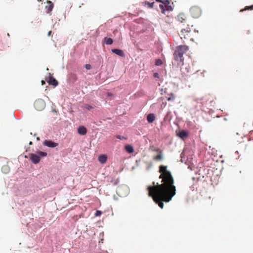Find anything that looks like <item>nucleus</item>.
<instances>
[{
  "label": "nucleus",
  "mask_w": 253,
  "mask_h": 253,
  "mask_svg": "<svg viewBox=\"0 0 253 253\" xmlns=\"http://www.w3.org/2000/svg\"><path fill=\"white\" fill-rule=\"evenodd\" d=\"M160 172L162 173L159 178H162L163 183L153 182V186L148 187L149 196L152 197L154 201L163 209V201L169 202L175 195L176 188L173 185L174 180L171 173L168 171L167 167L164 166L160 167Z\"/></svg>",
  "instance_id": "f257e3e1"
},
{
  "label": "nucleus",
  "mask_w": 253,
  "mask_h": 253,
  "mask_svg": "<svg viewBox=\"0 0 253 253\" xmlns=\"http://www.w3.org/2000/svg\"><path fill=\"white\" fill-rule=\"evenodd\" d=\"M187 50V46H186L179 45L177 46L173 53L175 60L183 62V56Z\"/></svg>",
  "instance_id": "f03ea898"
},
{
  "label": "nucleus",
  "mask_w": 253,
  "mask_h": 253,
  "mask_svg": "<svg viewBox=\"0 0 253 253\" xmlns=\"http://www.w3.org/2000/svg\"><path fill=\"white\" fill-rule=\"evenodd\" d=\"M43 145L44 146L49 147V148H55L58 145L57 143L54 142L51 140H45L43 142Z\"/></svg>",
  "instance_id": "7ed1b4c3"
},
{
  "label": "nucleus",
  "mask_w": 253,
  "mask_h": 253,
  "mask_svg": "<svg viewBox=\"0 0 253 253\" xmlns=\"http://www.w3.org/2000/svg\"><path fill=\"white\" fill-rule=\"evenodd\" d=\"M30 160L33 164H37L40 162V157L39 156L32 153L30 155Z\"/></svg>",
  "instance_id": "20e7f679"
},
{
  "label": "nucleus",
  "mask_w": 253,
  "mask_h": 253,
  "mask_svg": "<svg viewBox=\"0 0 253 253\" xmlns=\"http://www.w3.org/2000/svg\"><path fill=\"white\" fill-rule=\"evenodd\" d=\"M111 51L113 53L117 54V55H118L120 57H125V55L124 52L122 49L114 48V49H112Z\"/></svg>",
  "instance_id": "39448f33"
},
{
  "label": "nucleus",
  "mask_w": 253,
  "mask_h": 253,
  "mask_svg": "<svg viewBox=\"0 0 253 253\" xmlns=\"http://www.w3.org/2000/svg\"><path fill=\"white\" fill-rule=\"evenodd\" d=\"M47 82L49 84H51L54 86H56L58 84L57 80H56V79L52 76H49L48 80H47Z\"/></svg>",
  "instance_id": "423d86ee"
},
{
  "label": "nucleus",
  "mask_w": 253,
  "mask_h": 253,
  "mask_svg": "<svg viewBox=\"0 0 253 253\" xmlns=\"http://www.w3.org/2000/svg\"><path fill=\"white\" fill-rule=\"evenodd\" d=\"M177 136L180 138L184 139L188 136V132L185 130H182L177 134Z\"/></svg>",
  "instance_id": "0eeeda50"
},
{
  "label": "nucleus",
  "mask_w": 253,
  "mask_h": 253,
  "mask_svg": "<svg viewBox=\"0 0 253 253\" xmlns=\"http://www.w3.org/2000/svg\"><path fill=\"white\" fill-rule=\"evenodd\" d=\"M78 132L80 135H84L86 133L87 129L84 126H79L78 128Z\"/></svg>",
  "instance_id": "6e6552de"
},
{
  "label": "nucleus",
  "mask_w": 253,
  "mask_h": 253,
  "mask_svg": "<svg viewBox=\"0 0 253 253\" xmlns=\"http://www.w3.org/2000/svg\"><path fill=\"white\" fill-rule=\"evenodd\" d=\"M155 120V116L154 114H149L147 116V120L149 123H152Z\"/></svg>",
  "instance_id": "1a4fd4ad"
},
{
  "label": "nucleus",
  "mask_w": 253,
  "mask_h": 253,
  "mask_svg": "<svg viewBox=\"0 0 253 253\" xmlns=\"http://www.w3.org/2000/svg\"><path fill=\"white\" fill-rule=\"evenodd\" d=\"M107 156L105 155H100L98 156V160L101 164H104L106 162Z\"/></svg>",
  "instance_id": "9d476101"
},
{
  "label": "nucleus",
  "mask_w": 253,
  "mask_h": 253,
  "mask_svg": "<svg viewBox=\"0 0 253 253\" xmlns=\"http://www.w3.org/2000/svg\"><path fill=\"white\" fill-rule=\"evenodd\" d=\"M177 20L181 23H184L186 21V16L183 14H179L177 16Z\"/></svg>",
  "instance_id": "9b49d317"
},
{
  "label": "nucleus",
  "mask_w": 253,
  "mask_h": 253,
  "mask_svg": "<svg viewBox=\"0 0 253 253\" xmlns=\"http://www.w3.org/2000/svg\"><path fill=\"white\" fill-rule=\"evenodd\" d=\"M125 149L128 153H132L134 152V148L131 145H126Z\"/></svg>",
  "instance_id": "f8f14e48"
},
{
  "label": "nucleus",
  "mask_w": 253,
  "mask_h": 253,
  "mask_svg": "<svg viewBox=\"0 0 253 253\" xmlns=\"http://www.w3.org/2000/svg\"><path fill=\"white\" fill-rule=\"evenodd\" d=\"M40 104L41 105V108H43L45 107V103L42 99H39L36 101L35 104Z\"/></svg>",
  "instance_id": "ddd939ff"
},
{
  "label": "nucleus",
  "mask_w": 253,
  "mask_h": 253,
  "mask_svg": "<svg viewBox=\"0 0 253 253\" xmlns=\"http://www.w3.org/2000/svg\"><path fill=\"white\" fill-rule=\"evenodd\" d=\"M185 33H187V35H188V34L189 33V31L188 30H186L185 29H182L180 32V36L182 39L183 38H186V35L184 34Z\"/></svg>",
  "instance_id": "4468645a"
},
{
  "label": "nucleus",
  "mask_w": 253,
  "mask_h": 253,
  "mask_svg": "<svg viewBox=\"0 0 253 253\" xmlns=\"http://www.w3.org/2000/svg\"><path fill=\"white\" fill-rule=\"evenodd\" d=\"M104 41L105 43L108 45H110L113 43V40L110 38H105Z\"/></svg>",
  "instance_id": "2eb2a0df"
},
{
  "label": "nucleus",
  "mask_w": 253,
  "mask_h": 253,
  "mask_svg": "<svg viewBox=\"0 0 253 253\" xmlns=\"http://www.w3.org/2000/svg\"><path fill=\"white\" fill-rule=\"evenodd\" d=\"M159 7H160V9H161L163 13H165L167 11L166 5H164L163 4H160L159 5Z\"/></svg>",
  "instance_id": "dca6fc26"
},
{
  "label": "nucleus",
  "mask_w": 253,
  "mask_h": 253,
  "mask_svg": "<svg viewBox=\"0 0 253 253\" xmlns=\"http://www.w3.org/2000/svg\"><path fill=\"white\" fill-rule=\"evenodd\" d=\"M170 96L167 98V100L169 101H174L175 100V96L173 93H170Z\"/></svg>",
  "instance_id": "f3484780"
},
{
  "label": "nucleus",
  "mask_w": 253,
  "mask_h": 253,
  "mask_svg": "<svg viewBox=\"0 0 253 253\" xmlns=\"http://www.w3.org/2000/svg\"><path fill=\"white\" fill-rule=\"evenodd\" d=\"M53 4L51 2H50L49 4H48V12H50L52 10V9H53Z\"/></svg>",
  "instance_id": "a211bd4d"
},
{
  "label": "nucleus",
  "mask_w": 253,
  "mask_h": 253,
  "mask_svg": "<svg viewBox=\"0 0 253 253\" xmlns=\"http://www.w3.org/2000/svg\"><path fill=\"white\" fill-rule=\"evenodd\" d=\"M163 64V61L160 59H158L155 61V65L156 66H160Z\"/></svg>",
  "instance_id": "6ab92c4d"
},
{
  "label": "nucleus",
  "mask_w": 253,
  "mask_h": 253,
  "mask_svg": "<svg viewBox=\"0 0 253 253\" xmlns=\"http://www.w3.org/2000/svg\"><path fill=\"white\" fill-rule=\"evenodd\" d=\"M38 154L42 157H45L47 156V154L46 152H42V151H39L38 152Z\"/></svg>",
  "instance_id": "aec40b11"
},
{
  "label": "nucleus",
  "mask_w": 253,
  "mask_h": 253,
  "mask_svg": "<svg viewBox=\"0 0 253 253\" xmlns=\"http://www.w3.org/2000/svg\"><path fill=\"white\" fill-rule=\"evenodd\" d=\"M146 4H148V7L153 8L154 4V2H146Z\"/></svg>",
  "instance_id": "412c9836"
},
{
  "label": "nucleus",
  "mask_w": 253,
  "mask_h": 253,
  "mask_svg": "<svg viewBox=\"0 0 253 253\" xmlns=\"http://www.w3.org/2000/svg\"><path fill=\"white\" fill-rule=\"evenodd\" d=\"M163 159V156L161 154H159L155 157V160H162Z\"/></svg>",
  "instance_id": "4be33fe9"
},
{
  "label": "nucleus",
  "mask_w": 253,
  "mask_h": 253,
  "mask_svg": "<svg viewBox=\"0 0 253 253\" xmlns=\"http://www.w3.org/2000/svg\"><path fill=\"white\" fill-rule=\"evenodd\" d=\"M162 3L165 5H169V0H164L163 1Z\"/></svg>",
  "instance_id": "5701e85b"
},
{
  "label": "nucleus",
  "mask_w": 253,
  "mask_h": 253,
  "mask_svg": "<svg viewBox=\"0 0 253 253\" xmlns=\"http://www.w3.org/2000/svg\"><path fill=\"white\" fill-rule=\"evenodd\" d=\"M85 108L87 110H90V109H93V107L92 106H91V105H88V104L86 105H85Z\"/></svg>",
  "instance_id": "b1692460"
},
{
  "label": "nucleus",
  "mask_w": 253,
  "mask_h": 253,
  "mask_svg": "<svg viewBox=\"0 0 253 253\" xmlns=\"http://www.w3.org/2000/svg\"><path fill=\"white\" fill-rule=\"evenodd\" d=\"M101 213H102L101 211H96V213L95 214V216H97L100 215L101 214Z\"/></svg>",
  "instance_id": "393cba45"
},
{
  "label": "nucleus",
  "mask_w": 253,
  "mask_h": 253,
  "mask_svg": "<svg viewBox=\"0 0 253 253\" xmlns=\"http://www.w3.org/2000/svg\"><path fill=\"white\" fill-rule=\"evenodd\" d=\"M85 68L86 69V70H89L91 69V65L89 64H86L85 65Z\"/></svg>",
  "instance_id": "a878e982"
},
{
  "label": "nucleus",
  "mask_w": 253,
  "mask_h": 253,
  "mask_svg": "<svg viewBox=\"0 0 253 253\" xmlns=\"http://www.w3.org/2000/svg\"><path fill=\"white\" fill-rule=\"evenodd\" d=\"M117 138L120 140H123V139H126V138L124 136H122V135H118L117 136Z\"/></svg>",
  "instance_id": "bb28decb"
},
{
  "label": "nucleus",
  "mask_w": 253,
  "mask_h": 253,
  "mask_svg": "<svg viewBox=\"0 0 253 253\" xmlns=\"http://www.w3.org/2000/svg\"><path fill=\"white\" fill-rule=\"evenodd\" d=\"M153 77L155 78H159L160 76L158 73H154Z\"/></svg>",
  "instance_id": "cd10ccee"
},
{
  "label": "nucleus",
  "mask_w": 253,
  "mask_h": 253,
  "mask_svg": "<svg viewBox=\"0 0 253 253\" xmlns=\"http://www.w3.org/2000/svg\"><path fill=\"white\" fill-rule=\"evenodd\" d=\"M167 11H172V8L171 6L169 5L168 8H167Z\"/></svg>",
  "instance_id": "c85d7f7f"
},
{
  "label": "nucleus",
  "mask_w": 253,
  "mask_h": 253,
  "mask_svg": "<svg viewBox=\"0 0 253 253\" xmlns=\"http://www.w3.org/2000/svg\"><path fill=\"white\" fill-rule=\"evenodd\" d=\"M247 9H253V5H252V6L248 7Z\"/></svg>",
  "instance_id": "c756f323"
},
{
  "label": "nucleus",
  "mask_w": 253,
  "mask_h": 253,
  "mask_svg": "<svg viewBox=\"0 0 253 253\" xmlns=\"http://www.w3.org/2000/svg\"><path fill=\"white\" fill-rule=\"evenodd\" d=\"M107 96H112V93H110V92H107Z\"/></svg>",
  "instance_id": "7c9ffc66"
},
{
  "label": "nucleus",
  "mask_w": 253,
  "mask_h": 253,
  "mask_svg": "<svg viewBox=\"0 0 253 253\" xmlns=\"http://www.w3.org/2000/svg\"><path fill=\"white\" fill-rule=\"evenodd\" d=\"M156 1L157 2H161V3H162V2H163V0H156Z\"/></svg>",
  "instance_id": "2f4dec72"
},
{
  "label": "nucleus",
  "mask_w": 253,
  "mask_h": 253,
  "mask_svg": "<svg viewBox=\"0 0 253 253\" xmlns=\"http://www.w3.org/2000/svg\"><path fill=\"white\" fill-rule=\"evenodd\" d=\"M51 33V31H49L48 33V36H49L50 35Z\"/></svg>",
  "instance_id": "473e14b6"
},
{
  "label": "nucleus",
  "mask_w": 253,
  "mask_h": 253,
  "mask_svg": "<svg viewBox=\"0 0 253 253\" xmlns=\"http://www.w3.org/2000/svg\"><path fill=\"white\" fill-rule=\"evenodd\" d=\"M166 104H167V103H163L164 105H166Z\"/></svg>",
  "instance_id": "72a5a7b5"
},
{
  "label": "nucleus",
  "mask_w": 253,
  "mask_h": 253,
  "mask_svg": "<svg viewBox=\"0 0 253 253\" xmlns=\"http://www.w3.org/2000/svg\"><path fill=\"white\" fill-rule=\"evenodd\" d=\"M37 140H39V137H37Z\"/></svg>",
  "instance_id": "f704fd0d"
}]
</instances>
